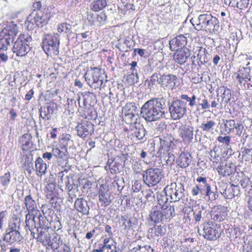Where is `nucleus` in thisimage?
Wrapping results in <instances>:
<instances>
[{"instance_id": "nucleus-1", "label": "nucleus", "mask_w": 252, "mask_h": 252, "mask_svg": "<svg viewBox=\"0 0 252 252\" xmlns=\"http://www.w3.org/2000/svg\"><path fill=\"white\" fill-rule=\"evenodd\" d=\"M166 113L165 99L163 97L152 98L146 101L141 108L142 117L148 122L164 118Z\"/></svg>"}, {"instance_id": "nucleus-2", "label": "nucleus", "mask_w": 252, "mask_h": 252, "mask_svg": "<svg viewBox=\"0 0 252 252\" xmlns=\"http://www.w3.org/2000/svg\"><path fill=\"white\" fill-rule=\"evenodd\" d=\"M18 33V27L13 21L7 22L6 26L0 32V51H6L10 42Z\"/></svg>"}, {"instance_id": "nucleus-3", "label": "nucleus", "mask_w": 252, "mask_h": 252, "mask_svg": "<svg viewBox=\"0 0 252 252\" xmlns=\"http://www.w3.org/2000/svg\"><path fill=\"white\" fill-rule=\"evenodd\" d=\"M42 44V49L47 55H58L59 53L60 36L58 33L45 35Z\"/></svg>"}, {"instance_id": "nucleus-4", "label": "nucleus", "mask_w": 252, "mask_h": 252, "mask_svg": "<svg viewBox=\"0 0 252 252\" xmlns=\"http://www.w3.org/2000/svg\"><path fill=\"white\" fill-rule=\"evenodd\" d=\"M32 38L28 35L21 34L14 42L12 50L19 57L26 56L31 50L30 43Z\"/></svg>"}, {"instance_id": "nucleus-5", "label": "nucleus", "mask_w": 252, "mask_h": 252, "mask_svg": "<svg viewBox=\"0 0 252 252\" xmlns=\"http://www.w3.org/2000/svg\"><path fill=\"white\" fill-rule=\"evenodd\" d=\"M104 71L97 67L92 68L90 74L86 72L84 75L88 84L92 88H100L103 83Z\"/></svg>"}, {"instance_id": "nucleus-6", "label": "nucleus", "mask_w": 252, "mask_h": 252, "mask_svg": "<svg viewBox=\"0 0 252 252\" xmlns=\"http://www.w3.org/2000/svg\"><path fill=\"white\" fill-rule=\"evenodd\" d=\"M166 195L170 197L172 202L179 201L184 196V186L181 183H172L164 189Z\"/></svg>"}, {"instance_id": "nucleus-7", "label": "nucleus", "mask_w": 252, "mask_h": 252, "mask_svg": "<svg viewBox=\"0 0 252 252\" xmlns=\"http://www.w3.org/2000/svg\"><path fill=\"white\" fill-rule=\"evenodd\" d=\"M162 177L161 170L158 168H150L143 173V180L149 187L156 185Z\"/></svg>"}, {"instance_id": "nucleus-8", "label": "nucleus", "mask_w": 252, "mask_h": 252, "mask_svg": "<svg viewBox=\"0 0 252 252\" xmlns=\"http://www.w3.org/2000/svg\"><path fill=\"white\" fill-rule=\"evenodd\" d=\"M169 110L173 120H179L187 112L186 103L181 100L173 101L169 107Z\"/></svg>"}, {"instance_id": "nucleus-9", "label": "nucleus", "mask_w": 252, "mask_h": 252, "mask_svg": "<svg viewBox=\"0 0 252 252\" xmlns=\"http://www.w3.org/2000/svg\"><path fill=\"white\" fill-rule=\"evenodd\" d=\"M220 224H216L215 227L213 228L209 225L204 226L203 228V236L205 238L214 240L220 237L222 230L220 229Z\"/></svg>"}, {"instance_id": "nucleus-10", "label": "nucleus", "mask_w": 252, "mask_h": 252, "mask_svg": "<svg viewBox=\"0 0 252 252\" xmlns=\"http://www.w3.org/2000/svg\"><path fill=\"white\" fill-rule=\"evenodd\" d=\"M94 125L89 121H84L76 127L78 135L82 138L91 136L94 131Z\"/></svg>"}, {"instance_id": "nucleus-11", "label": "nucleus", "mask_w": 252, "mask_h": 252, "mask_svg": "<svg viewBox=\"0 0 252 252\" xmlns=\"http://www.w3.org/2000/svg\"><path fill=\"white\" fill-rule=\"evenodd\" d=\"M177 80L174 75L163 74L159 77V86L165 90H173Z\"/></svg>"}, {"instance_id": "nucleus-12", "label": "nucleus", "mask_w": 252, "mask_h": 252, "mask_svg": "<svg viewBox=\"0 0 252 252\" xmlns=\"http://www.w3.org/2000/svg\"><path fill=\"white\" fill-rule=\"evenodd\" d=\"M57 108L56 104L51 102L47 103L39 109L40 117L45 120H50L51 115L54 113Z\"/></svg>"}, {"instance_id": "nucleus-13", "label": "nucleus", "mask_w": 252, "mask_h": 252, "mask_svg": "<svg viewBox=\"0 0 252 252\" xmlns=\"http://www.w3.org/2000/svg\"><path fill=\"white\" fill-rule=\"evenodd\" d=\"M26 227L31 230L36 227L37 225H41V220L43 219V217L41 214L36 215L35 214L30 213L26 215Z\"/></svg>"}, {"instance_id": "nucleus-14", "label": "nucleus", "mask_w": 252, "mask_h": 252, "mask_svg": "<svg viewBox=\"0 0 252 252\" xmlns=\"http://www.w3.org/2000/svg\"><path fill=\"white\" fill-rule=\"evenodd\" d=\"M63 244L61 240V236L57 233L53 232L52 233V239L49 244H47L46 247L47 249H51L52 252H59L60 248H61Z\"/></svg>"}, {"instance_id": "nucleus-15", "label": "nucleus", "mask_w": 252, "mask_h": 252, "mask_svg": "<svg viewBox=\"0 0 252 252\" xmlns=\"http://www.w3.org/2000/svg\"><path fill=\"white\" fill-rule=\"evenodd\" d=\"M187 43V38L183 35H178L169 41L170 48L172 51H178L183 49Z\"/></svg>"}, {"instance_id": "nucleus-16", "label": "nucleus", "mask_w": 252, "mask_h": 252, "mask_svg": "<svg viewBox=\"0 0 252 252\" xmlns=\"http://www.w3.org/2000/svg\"><path fill=\"white\" fill-rule=\"evenodd\" d=\"M74 208L82 215H88L89 213L90 207L87 201L83 197L77 198L74 202Z\"/></svg>"}, {"instance_id": "nucleus-17", "label": "nucleus", "mask_w": 252, "mask_h": 252, "mask_svg": "<svg viewBox=\"0 0 252 252\" xmlns=\"http://www.w3.org/2000/svg\"><path fill=\"white\" fill-rule=\"evenodd\" d=\"M180 135L185 141L190 142L193 138V127L185 125L179 128Z\"/></svg>"}, {"instance_id": "nucleus-18", "label": "nucleus", "mask_w": 252, "mask_h": 252, "mask_svg": "<svg viewBox=\"0 0 252 252\" xmlns=\"http://www.w3.org/2000/svg\"><path fill=\"white\" fill-rule=\"evenodd\" d=\"M176 51L173 56V59L176 63L180 64H184L190 56L189 51L187 48Z\"/></svg>"}, {"instance_id": "nucleus-19", "label": "nucleus", "mask_w": 252, "mask_h": 252, "mask_svg": "<svg viewBox=\"0 0 252 252\" xmlns=\"http://www.w3.org/2000/svg\"><path fill=\"white\" fill-rule=\"evenodd\" d=\"M99 201L104 206L108 205L111 202L110 192L104 185H101L100 187Z\"/></svg>"}, {"instance_id": "nucleus-20", "label": "nucleus", "mask_w": 252, "mask_h": 252, "mask_svg": "<svg viewBox=\"0 0 252 252\" xmlns=\"http://www.w3.org/2000/svg\"><path fill=\"white\" fill-rule=\"evenodd\" d=\"M48 229V228L45 227L40 228V233H38L36 237H35V239H36L37 241L41 243L42 245L45 247L47 244H49L52 239V234H50L49 233Z\"/></svg>"}, {"instance_id": "nucleus-21", "label": "nucleus", "mask_w": 252, "mask_h": 252, "mask_svg": "<svg viewBox=\"0 0 252 252\" xmlns=\"http://www.w3.org/2000/svg\"><path fill=\"white\" fill-rule=\"evenodd\" d=\"M225 208L222 206H214L211 214V218L215 221H221L225 218Z\"/></svg>"}, {"instance_id": "nucleus-22", "label": "nucleus", "mask_w": 252, "mask_h": 252, "mask_svg": "<svg viewBox=\"0 0 252 252\" xmlns=\"http://www.w3.org/2000/svg\"><path fill=\"white\" fill-rule=\"evenodd\" d=\"M22 238V237L19 231L6 230L3 240L12 244L16 242H20Z\"/></svg>"}, {"instance_id": "nucleus-23", "label": "nucleus", "mask_w": 252, "mask_h": 252, "mask_svg": "<svg viewBox=\"0 0 252 252\" xmlns=\"http://www.w3.org/2000/svg\"><path fill=\"white\" fill-rule=\"evenodd\" d=\"M217 170L219 174L223 177L230 175L235 170V165L232 163H221Z\"/></svg>"}, {"instance_id": "nucleus-24", "label": "nucleus", "mask_w": 252, "mask_h": 252, "mask_svg": "<svg viewBox=\"0 0 252 252\" xmlns=\"http://www.w3.org/2000/svg\"><path fill=\"white\" fill-rule=\"evenodd\" d=\"M250 69L249 68L243 67L240 69L238 72L234 74V76L236 78L240 84L243 83V81L247 82V79L251 81L250 75Z\"/></svg>"}, {"instance_id": "nucleus-25", "label": "nucleus", "mask_w": 252, "mask_h": 252, "mask_svg": "<svg viewBox=\"0 0 252 252\" xmlns=\"http://www.w3.org/2000/svg\"><path fill=\"white\" fill-rule=\"evenodd\" d=\"M59 183L61 186H64L65 189L68 191V195H71L72 194L73 192L74 191V188L75 187V185L72 178H70L68 176L63 177V176H62Z\"/></svg>"}, {"instance_id": "nucleus-26", "label": "nucleus", "mask_w": 252, "mask_h": 252, "mask_svg": "<svg viewBox=\"0 0 252 252\" xmlns=\"http://www.w3.org/2000/svg\"><path fill=\"white\" fill-rule=\"evenodd\" d=\"M24 203L26 208L29 213L38 215L40 212L37 209V206L35 201L32 198L31 195H27L25 197Z\"/></svg>"}, {"instance_id": "nucleus-27", "label": "nucleus", "mask_w": 252, "mask_h": 252, "mask_svg": "<svg viewBox=\"0 0 252 252\" xmlns=\"http://www.w3.org/2000/svg\"><path fill=\"white\" fill-rule=\"evenodd\" d=\"M239 192V187L231 184L226 187L222 194L225 196V198L231 199L234 196H237Z\"/></svg>"}, {"instance_id": "nucleus-28", "label": "nucleus", "mask_w": 252, "mask_h": 252, "mask_svg": "<svg viewBox=\"0 0 252 252\" xmlns=\"http://www.w3.org/2000/svg\"><path fill=\"white\" fill-rule=\"evenodd\" d=\"M191 161V157L188 153H182L177 159L178 165L182 168L189 166Z\"/></svg>"}, {"instance_id": "nucleus-29", "label": "nucleus", "mask_w": 252, "mask_h": 252, "mask_svg": "<svg viewBox=\"0 0 252 252\" xmlns=\"http://www.w3.org/2000/svg\"><path fill=\"white\" fill-rule=\"evenodd\" d=\"M32 135L30 133L24 134L20 138L19 142L22 145L23 150L26 151L32 147Z\"/></svg>"}, {"instance_id": "nucleus-30", "label": "nucleus", "mask_w": 252, "mask_h": 252, "mask_svg": "<svg viewBox=\"0 0 252 252\" xmlns=\"http://www.w3.org/2000/svg\"><path fill=\"white\" fill-rule=\"evenodd\" d=\"M52 153L54 157L61 159H66L68 154L67 147L65 146H61L58 148H53Z\"/></svg>"}, {"instance_id": "nucleus-31", "label": "nucleus", "mask_w": 252, "mask_h": 252, "mask_svg": "<svg viewBox=\"0 0 252 252\" xmlns=\"http://www.w3.org/2000/svg\"><path fill=\"white\" fill-rule=\"evenodd\" d=\"M225 4L231 7H237L240 9L247 8L249 0H224Z\"/></svg>"}, {"instance_id": "nucleus-32", "label": "nucleus", "mask_w": 252, "mask_h": 252, "mask_svg": "<svg viewBox=\"0 0 252 252\" xmlns=\"http://www.w3.org/2000/svg\"><path fill=\"white\" fill-rule=\"evenodd\" d=\"M171 203L170 202V203L167 205L165 204V205H163V206L161 207V212L165 220H170L175 216L174 207L173 205L171 204Z\"/></svg>"}, {"instance_id": "nucleus-33", "label": "nucleus", "mask_w": 252, "mask_h": 252, "mask_svg": "<svg viewBox=\"0 0 252 252\" xmlns=\"http://www.w3.org/2000/svg\"><path fill=\"white\" fill-rule=\"evenodd\" d=\"M35 169L37 172V175L41 176L45 174L47 169V165L41 158L38 157L35 161Z\"/></svg>"}, {"instance_id": "nucleus-34", "label": "nucleus", "mask_w": 252, "mask_h": 252, "mask_svg": "<svg viewBox=\"0 0 252 252\" xmlns=\"http://www.w3.org/2000/svg\"><path fill=\"white\" fill-rule=\"evenodd\" d=\"M150 217L152 221L155 222H159L165 220L162 212L155 208H153L151 211Z\"/></svg>"}, {"instance_id": "nucleus-35", "label": "nucleus", "mask_w": 252, "mask_h": 252, "mask_svg": "<svg viewBox=\"0 0 252 252\" xmlns=\"http://www.w3.org/2000/svg\"><path fill=\"white\" fill-rule=\"evenodd\" d=\"M205 17H192L190 21L195 28L201 29L205 28Z\"/></svg>"}, {"instance_id": "nucleus-36", "label": "nucleus", "mask_w": 252, "mask_h": 252, "mask_svg": "<svg viewBox=\"0 0 252 252\" xmlns=\"http://www.w3.org/2000/svg\"><path fill=\"white\" fill-rule=\"evenodd\" d=\"M137 107L134 103H127L122 109V114L126 116H130V114L136 113Z\"/></svg>"}, {"instance_id": "nucleus-37", "label": "nucleus", "mask_w": 252, "mask_h": 252, "mask_svg": "<svg viewBox=\"0 0 252 252\" xmlns=\"http://www.w3.org/2000/svg\"><path fill=\"white\" fill-rule=\"evenodd\" d=\"M205 194H204V199H208L210 201H214L218 197V193L217 191V188L214 189H212L211 186L206 189Z\"/></svg>"}, {"instance_id": "nucleus-38", "label": "nucleus", "mask_w": 252, "mask_h": 252, "mask_svg": "<svg viewBox=\"0 0 252 252\" xmlns=\"http://www.w3.org/2000/svg\"><path fill=\"white\" fill-rule=\"evenodd\" d=\"M106 5V0H97L92 2L91 8L93 11L97 12L103 9Z\"/></svg>"}, {"instance_id": "nucleus-39", "label": "nucleus", "mask_w": 252, "mask_h": 252, "mask_svg": "<svg viewBox=\"0 0 252 252\" xmlns=\"http://www.w3.org/2000/svg\"><path fill=\"white\" fill-rule=\"evenodd\" d=\"M193 219L196 222L200 221L203 216H204L206 214L205 208L203 206H201V207L196 208L194 210H193Z\"/></svg>"}, {"instance_id": "nucleus-40", "label": "nucleus", "mask_w": 252, "mask_h": 252, "mask_svg": "<svg viewBox=\"0 0 252 252\" xmlns=\"http://www.w3.org/2000/svg\"><path fill=\"white\" fill-rule=\"evenodd\" d=\"M216 124L214 121H211V120H207L205 121H204L201 126H200V128L201 129H202L203 131H207V132H210L212 130H213V128L214 126H215Z\"/></svg>"}, {"instance_id": "nucleus-41", "label": "nucleus", "mask_w": 252, "mask_h": 252, "mask_svg": "<svg viewBox=\"0 0 252 252\" xmlns=\"http://www.w3.org/2000/svg\"><path fill=\"white\" fill-rule=\"evenodd\" d=\"M165 194H166L165 193ZM168 195L166 194H164V193H161L159 192H157L156 193V197L157 199V201L158 202V204L162 207L163 205H165L169 204L168 201Z\"/></svg>"}, {"instance_id": "nucleus-42", "label": "nucleus", "mask_w": 252, "mask_h": 252, "mask_svg": "<svg viewBox=\"0 0 252 252\" xmlns=\"http://www.w3.org/2000/svg\"><path fill=\"white\" fill-rule=\"evenodd\" d=\"M157 83L159 85V77H158L157 73H154L149 79L145 81V84L148 83V87L149 89H151L154 87Z\"/></svg>"}, {"instance_id": "nucleus-43", "label": "nucleus", "mask_w": 252, "mask_h": 252, "mask_svg": "<svg viewBox=\"0 0 252 252\" xmlns=\"http://www.w3.org/2000/svg\"><path fill=\"white\" fill-rule=\"evenodd\" d=\"M21 221L19 219L13 218L11 220L9 224V227L6 230L18 231L20 228Z\"/></svg>"}, {"instance_id": "nucleus-44", "label": "nucleus", "mask_w": 252, "mask_h": 252, "mask_svg": "<svg viewBox=\"0 0 252 252\" xmlns=\"http://www.w3.org/2000/svg\"><path fill=\"white\" fill-rule=\"evenodd\" d=\"M220 90L221 91H223L222 95V101H223L225 104L228 103L230 101L231 97V94L230 89L223 86L220 88Z\"/></svg>"}, {"instance_id": "nucleus-45", "label": "nucleus", "mask_w": 252, "mask_h": 252, "mask_svg": "<svg viewBox=\"0 0 252 252\" xmlns=\"http://www.w3.org/2000/svg\"><path fill=\"white\" fill-rule=\"evenodd\" d=\"M109 167L110 171L112 174L120 173L122 169V164L116 161H112L109 164Z\"/></svg>"}, {"instance_id": "nucleus-46", "label": "nucleus", "mask_w": 252, "mask_h": 252, "mask_svg": "<svg viewBox=\"0 0 252 252\" xmlns=\"http://www.w3.org/2000/svg\"><path fill=\"white\" fill-rule=\"evenodd\" d=\"M130 252H154V250L150 245H138L137 247L132 248Z\"/></svg>"}, {"instance_id": "nucleus-47", "label": "nucleus", "mask_w": 252, "mask_h": 252, "mask_svg": "<svg viewBox=\"0 0 252 252\" xmlns=\"http://www.w3.org/2000/svg\"><path fill=\"white\" fill-rule=\"evenodd\" d=\"M138 220L135 217H131L128 220H125L123 224L126 228L133 229L136 228V226L138 225Z\"/></svg>"}, {"instance_id": "nucleus-48", "label": "nucleus", "mask_w": 252, "mask_h": 252, "mask_svg": "<svg viewBox=\"0 0 252 252\" xmlns=\"http://www.w3.org/2000/svg\"><path fill=\"white\" fill-rule=\"evenodd\" d=\"M146 133V130L143 126H140L138 128L136 127L134 131V135L139 140L144 139Z\"/></svg>"}, {"instance_id": "nucleus-49", "label": "nucleus", "mask_w": 252, "mask_h": 252, "mask_svg": "<svg viewBox=\"0 0 252 252\" xmlns=\"http://www.w3.org/2000/svg\"><path fill=\"white\" fill-rule=\"evenodd\" d=\"M11 174L8 171L0 177V183L3 187H7L11 181Z\"/></svg>"}, {"instance_id": "nucleus-50", "label": "nucleus", "mask_w": 252, "mask_h": 252, "mask_svg": "<svg viewBox=\"0 0 252 252\" xmlns=\"http://www.w3.org/2000/svg\"><path fill=\"white\" fill-rule=\"evenodd\" d=\"M237 125V123L234 120H226L224 124L225 130L227 133L233 131L235 127Z\"/></svg>"}, {"instance_id": "nucleus-51", "label": "nucleus", "mask_w": 252, "mask_h": 252, "mask_svg": "<svg viewBox=\"0 0 252 252\" xmlns=\"http://www.w3.org/2000/svg\"><path fill=\"white\" fill-rule=\"evenodd\" d=\"M152 230V233H153L156 236H162L166 232V228L163 226H155Z\"/></svg>"}, {"instance_id": "nucleus-52", "label": "nucleus", "mask_w": 252, "mask_h": 252, "mask_svg": "<svg viewBox=\"0 0 252 252\" xmlns=\"http://www.w3.org/2000/svg\"><path fill=\"white\" fill-rule=\"evenodd\" d=\"M34 22L38 27H42L46 25L49 20L48 17H34Z\"/></svg>"}, {"instance_id": "nucleus-53", "label": "nucleus", "mask_w": 252, "mask_h": 252, "mask_svg": "<svg viewBox=\"0 0 252 252\" xmlns=\"http://www.w3.org/2000/svg\"><path fill=\"white\" fill-rule=\"evenodd\" d=\"M126 80L129 85H133L138 82L139 80L137 71L131 72L127 76Z\"/></svg>"}, {"instance_id": "nucleus-54", "label": "nucleus", "mask_w": 252, "mask_h": 252, "mask_svg": "<svg viewBox=\"0 0 252 252\" xmlns=\"http://www.w3.org/2000/svg\"><path fill=\"white\" fill-rule=\"evenodd\" d=\"M181 98L189 102V106L193 107L196 105V97L194 94H193L191 97H189L187 94H182L181 95Z\"/></svg>"}, {"instance_id": "nucleus-55", "label": "nucleus", "mask_w": 252, "mask_h": 252, "mask_svg": "<svg viewBox=\"0 0 252 252\" xmlns=\"http://www.w3.org/2000/svg\"><path fill=\"white\" fill-rule=\"evenodd\" d=\"M71 26L67 23H62L59 24L58 27V32L60 33H68L70 32Z\"/></svg>"}, {"instance_id": "nucleus-56", "label": "nucleus", "mask_w": 252, "mask_h": 252, "mask_svg": "<svg viewBox=\"0 0 252 252\" xmlns=\"http://www.w3.org/2000/svg\"><path fill=\"white\" fill-rule=\"evenodd\" d=\"M160 144L165 146V147L170 148L172 144V138L170 136H164L159 138Z\"/></svg>"}, {"instance_id": "nucleus-57", "label": "nucleus", "mask_w": 252, "mask_h": 252, "mask_svg": "<svg viewBox=\"0 0 252 252\" xmlns=\"http://www.w3.org/2000/svg\"><path fill=\"white\" fill-rule=\"evenodd\" d=\"M208 55V53L206 52V50L205 49H199L197 54V58L198 59H200L203 61V63H206L209 61Z\"/></svg>"}, {"instance_id": "nucleus-58", "label": "nucleus", "mask_w": 252, "mask_h": 252, "mask_svg": "<svg viewBox=\"0 0 252 252\" xmlns=\"http://www.w3.org/2000/svg\"><path fill=\"white\" fill-rule=\"evenodd\" d=\"M200 98H198V101H199L200 100ZM210 107V104L206 99H203L201 100V102H198V106H197V110H205L209 108Z\"/></svg>"}, {"instance_id": "nucleus-59", "label": "nucleus", "mask_w": 252, "mask_h": 252, "mask_svg": "<svg viewBox=\"0 0 252 252\" xmlns=\"http://www.w3.org/2000/svg\"><path fill=\"white\" fill-rule=\"evenodd\" d=\"M170 150V148L165 147V146L160 144L157 156L162 157V156H164L167 153H168Z\"/></svg>"}, {"instance_id": "nucleus-60", "label": "nucleus", "mask_w": 252, "mask_h": 252, "mask_svg": "<svg viewBox=\"0 0 252 252\" xmlns=\"http://www.w3.org/2000/svg\"><path fill=\"white\" fill-rule=\"evenodd\" d=\"M218 151V149H216V148H214L213 150H211L210 152V159L213 162H218L219 161V155L217 154V152Z\"/></svg>"}, {"instance_id": "nucleus-61", "label": "nucleus", "mask_w": 252, "mask_h": 252, "mask_svg": "<svg viewBox=\"0 0 252 252\" xmlns=\"http://www.w3.org/2000/svg\"><path fill=\"white\" fill-rule=\"evenodd\" d=\"M34 17H27V19L25 22V24L29 30H32L33 28L34 25L35 24L34 22Z\"/></svg>"}, {"instance_id": "nucleus-62", "label": "nucleus", "mask_w": 252, "mask_h": 252, "mask_svg": "<svg viewBox=\"0 0 252 252\" xmlns=\"http://www.w3.org/2000/svg\"><path fill=\"white\" fill-rule=\"evenodd\" d=\"M163 158L166 161L167 164H171L174 161L175 157L173 154H171L170 152L167 153L164 156L160 157Z\"/></svg>"}, {"instance_id": "nucleus-63", "label": "nucleus", "mask_w": 252, "mask_h": 252, "mask_svg": "<svg viewBox=\"0 0 252 252\" xmlns=\"http://www.w3.org/2000/svg\"><path fill=\"white\" fill-rule=\"evenodd\" d=\"M32 7H33V11L32 13H31L29 15V16H32V15H34L35 16H38L39 14L38 11L41 7V3L40 1L34 2L32 5Z\"/></svg>"}, {"instance_id": "nucleus-64", "label": "nucleus", "mask_w": 252, "mask_h": 252, "mask_svg": "<svg viewBox=\"0 0 252 252\" xmlns=\"http://www.w3.org/2000/svg\"><path fill=\"white\" fill-rule=\"evenodd\" d=\"M234 129L236 130L235 135L241 137L244 129V126L243 124L240 123H237V125Z\"/></svg>"}]
</instances>
